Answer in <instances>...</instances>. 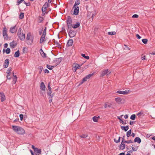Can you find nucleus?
Returning a JSON list of instances; mask_svg holds the SVG:
<instances>
[{"label": "nucleus", "instance_id": "1", "mask_svg": "<svg viewBox=\"0 0 155 155\" xmlns=\"http://www.w3.org/2000/svg\"><path fill=\"white\" fill-rule=\"evenodd\" d=\"M13 130L18 134H23L25 133L24 130L22 128L16 126H12Z\"/></svg>", "mask_w": 155, "mask_h": 155}, {"label": "nucleus", "instance_id": "2", "mask_svg": "<svg viewBox=\"0 0 155 155\" xmlns=\"http://www.w3.org/2000/svg\"><path fill=\"white\" fill-rule=\"evenodd\" d=\"M21 30H20L19 31H18V36L19 39L21 41H23L24 40L25 38V34L21 33Z\"/></svg>", "mask_w": 155, "mask_h": 155}, {"label": "nucleus", "instance_id": "3", "mask_svg": "<svg viewBox=\"0 0 155 155\" xmlns=\"http://www.w3.org/2000/svg\"><path fill=\"white\" fill-rule=\"evenodd\" d=\"M62 60V58L61 57L59 58H57L54 59L53 61V62L56 63V64L55 66H56L57 65H58L60 62H61Z\"/></svg>", "mask_w": 155, "mask_h": 155}, {"label": "nucleus", "instance_id": "4", "mask_svg": "<svg viewBox=\"0 0 155 155\" xmlns=\"http://www.w3.org/2000/svg\"><path fill=\"white\" fill-rule=\"evenodd\" d=\"M76 33V31L73 30H70L68 31V34L69 36L71 38H72L74 36Z\"/></svg>", "mask_w": 155, "mask_h": 155}, {"label": "nucleus", "instance_id": "5", "mask_svg": "<svg viewBox=\"0 0 155 155\" xmlns=\"http://www.w3.org/2000/svg\"><path fill=\"white\" fill-rule=\"evenodd\" d=\"M111 72L109 71L108 69H106L103 71L102 72L101 76H104L105 75H108Z\"/></svg>", "mask_w": 155, "mask_h": 155}, {"label": "nucleus", "instance_id": "6", "mask_svg": "<svg viewBox=\"0 0 155 155\" xmlns=\"http://www.w3.org/2000/svg\"><path fill=\"white\" fill-rule=\"evenodd\" d=\"M73 8H74L73 14L75 15H78L79 12V7L78 6H75Z\"/></svg>", "mask_w": 155, "mask_h": 155}, {"label": "nucleus", "instance_id": "7", "mask_svg": "<svg viewBox=\"0 0 155 155\" xmlns=\"http://www.w3.org/2000/svg\"><path fill=\"white\" fill-rule=\"evenodd\" d=\"M17 43L15 41H13L12 42L10 43V47L12 48H14L17 46Z\"/></svg>", "mask_w": 155, "mask_h": 155}, {"label": "nucleus", "instance_id": "8", "mask_svg": "<svg viewBox=\"0 0 155 155\" xmlns=\"http://www.w3.org/2000/svg\"><path fill=\"white\" fill-rule=\"evenodd\" d=\"M9 63V60L8 59H6L5 61L4 64V67L5 68H7Z\"/></svg>", "mask_w": 155, "mask_h": 155}, {"label": "nucleus", "instance_id": "9", "mask_svg": "<svg viewBox=\"0 0 155 155\" xmlns=\"http://www.w3.org/2000/svg\"><path fill=\"white\" fill-rule=\"evenodd\" d=\"M7 30H3V35L4 38L6 39L8 38V36L7 34Z\"/></svg>", "mask_w": 155, "mask_h": 155}, {"label": "nucleus", "instance_id": "10", "mask_svg": "<svg viewBox=\"0 0 155 155\" xmlns=\"http://www.w3.org/2000/svg\"><path fill=\"white\" fill-rule=\"evenodd\" d=\"M33 37L31 33H28L27 34V37L26 38L25 40H29V39H31L33 38Z\"/></svg>", "mask_w": 155, "mask_h": 155}, {"label": "nucleus", "instance_id": "11", "mask_svg": "<svg viewBox=\"0 0 155 155\" xmlns=\"http://www.w3.org/2000/svg\"><path fill=\"white\" fill-rule=\"evenodd\" d=\"M73 43V41L72 39H69L67 43V47L71 46L72 45Z\"/></svg>", "mask_w": 155, "mask_h": 155}, {"label": "nucleus", "instance_id": "12", "mask_svg": "<svg viewBox=\"0 0 155 155\" xmlns=\"http://www.w3.org/2000/svg\"><path fill=\"white\" fill-rule=\"evenodd\" d=\"M0 96L1 97V101L2 102L4 101L5 100V95L3 92H0Z\"/></svg>", "mask_w": 155, "mask_h": 155}, {"label": "nucleus", "instance_id": "13", "mask_svg": "<svg viewBox=\"0 0 155 155\" xmlns=\"http://www.w3.org/2000/svg\"><path fill=\"white\" fill-rule=\"evenodd\" d=\"M125 143L121 142L120 147H119V150H124L126 147V145L124 143Z\"/></svg>", "mask_w": 155, "mask_h": 155}, {"label": "nucleus", "instance_id": "14", "mask_svg": "<svg viewBox=\"0 0 155 155\" xmlns=\"http://www.w3.org/2000/svg\"><path fill=\"white\" fill-rule=\"evenodd\" d=\"M34 152L36 155H39L41 153V150L40 149H38L36 148L35 149H34Z\"/></svg>", "mask_w": 155, "mask_h": 155}, {"label": "nucleus", "instance_id": "15", "mask_svg": "<svg viewBox=\"0 0 155 155\" xmlns=\"http://www.w3.org/2000/svg\"><path fill=\"white\" fill-rule=\"evenodd\" d=\"M46 87L43 82H41L40 84V90L42 91H45V89Z\"/></svg>", "mask_w": 155, "mask_h": 155}, {"label": "nucleus", "instance_id": "16", "mask_svg": "<svg viewBox=\"0 0 155 155\" xmlns=\"http://www.w3.org/2000/svg\"><path fill=\"white\" fill-rule=\"evenodd\" d=\"M138 146L135 144L133 145L132 146V149L133 151H136L138 148Z\"/></svg>", "mask_w": 155, "mask_h": 155}, {"label": "nucleus", "instance_id": "17", "mask_svg": "<svg viewBox=\"0 0 155 155\" xmlns=\"http://www.w3.org/2000/svg\"><path fill=\"white\" fill-rule=\"evenodd\" d=\"M40 52L43 58H45L46 57V54L44 52L43 50L41 49L40 50Z\"/></svg>", "mask_w": 155, "mask_h": 155}, {"label": "nucleus", "instance_id": "18", "mask_svg": "<svg viewBox=\"0 0 155 155\" xmlns=\"http://www.w3.org/2000/svg\"><path fill=\"white\" fill-rule=\"evenodd\" d=\"M141 141V139L140 138L138 137H137L135 138L134 140V142H137L138 143H140Z\"/></svg>", "mask_w": 155, "mask_h": 155}, {"label": "nucleus", "instance_id": "19", "mask_svg": "<svg viewBox=\"0 0 155 155\" xmlns=\"http://www.w3.org/2000/svg\"><path fill=\"white\" fill-rule=\"evenodd\" d=\"M48 6V3L47 2H46L43 5L42 8H43V10L46 11L47 9Z\"/></svg>", "mask_w": 155, "mask_h": 155}, {"label": "nucleus", "instance_id": "20", "mask_svg": "<svg viewBox=\"0 0 155 155\" xmlns=\"http://www.w3.org/2000/svg\"><path fill=\"white\" fill-rule=\"evenodd\" d=\"M121 128L122 130H124L125 131H127L129 129V126H121Z\"/></svg>", "mask_w": 155, "mask_h": 155}, {"label": "nucleus", "instance_id": "21", "mask_svg": "<svg viewBox=\"0 0 155 155\" xmlns=\"http://www.w3.org/2000/svg\"><path fill=\"white\" fill-rule=\"evenodd\" d=\"M80 26V23L79 22H77L76 24L73 25L72 28H78Z\"/></svg>", "mask_w": 155, "mask_h": 155}, {"label": "nucleus", "instance_id": "22", "mask_svg": "<svg viewBox=\"0 0 155 155\" xmlns=\"http://www.w3.org/2000/svg\"><path fill=\"white\" fill-rule=\"evenodd\" d=\"M115 101L118 104L122 103L121 102L122 100L120 97H117L115 98Z\"/></svg>", "mask_w": 155, "mask_h": 155}, {"label": "nucleus", "instance_id": "23", "mask_svg": "<svg viewBox=\"0 0 155 155\" xmlns=\"http://www.w3.org/2000/svg\"><path fill=\"white\" fill-rule=\"evenodd\" d=\"M67 24L72 23V19L70 16H68L66 20Z\"/></svg>", "mask_w": 155, "mask_h": 155}, {"label": "nucleus", "instance_id": "24", "mask_svg": "<svg viewBox=\"0 0 155 155\" xmlns=\"http://www.w3.org/2000/svg\"><path fill=\"white\" fill-rule=\"evenodd\" d=\"M27 41V43L29 45H31L32 44L33 42V38L31 39H29V40H26Z\"/></svg>", "mask_w": 155, "mask_h": 155}, {"label": "nucleus", "instance_id": "25", "mask_svg": "<svg viewBox=\"0 0 155 155\" xmlns=\"http://www.w3.org/2000/svg\"><path fill=\"white\" fill-rule=\"evenodd\" d=\"M20 55V51L19 50H18L15 53L14 56L15 58H18Z\"/></svg>", "mask_w": 155, "mask_h": 155}, {"label": "nucleus", "instance_id": "26", "mask_svg": "<svg viewBox=\"0 0 155 155\" xmlns=\"http://www.w3.org/2000/svg\"><path fill=\"white\" fill-rule=\"evenodd\" d=\"M47 68L49 69L50 70H51L54 68L56 67V66H51L47 64L46 66Z\"/></svg>", "mask_w": 155, "mask_h": 155}, {"label": "nucleus", "instance_id": "27", "mask_svg": "<svg viewBox=\"0 0 155 155\" xmlns=\"http://www.w3.org/2000/svg\"><path fill=\"white\" fill-rule=\"evenodd\" d=\"M44 18L43 17L39 16L38 18V23H41L43 21Z\"/></svg>", "mask_w": 155, "mask_h": 155}, {"label": "nucleus", "instance_id": "28", "mask_svg": "<svg viewBox=\"0 0 155 155\" xmlns=\"http://www.w3.org/2000/svg\"><path fill=\"white\" fill-rule=\"evenodd\" d=\"M3 52L5 51L6 53L7 54H8L10 53L11 50L10 48H7L6 50H5V49H3Z\"/></svg>", "mask_w": 155, "mask_h": 155}, {"label": "nucleus", "instance_id": "29", "mask_svg": "<svg viewBox=\"0 0 155 155\" xmlns=\"http://www.w3.org/2000/svg\"><path fill=\"white\" fill-rule=\"evenodd\" d=\"M132 130L131 129L129 130L126 133V135L127 137H129L131 135Z\"/></svg>", "mask_w": 155, "mask_h": 155}, {"label": "nucleus", "instance_id": "30", "mask_svg": "<svg viewBox=\"0 0 155 155\" xmlns=\"http://www.w3.org/2000/svg\"><path fill=\"white\" fill-rule=\"evenodd\" d=\"M54 42L55 43V44L56 45V47H61V45L59 42L57 41H55V40H54Z\"/></svg>", "mask_w": 155, "mask_h": 155}, {"label": "nucleus", "instance_id": "31", "mask_svg": "<svg viewBox=\"0 0 155 155\" xmlns=\"http://www.w3.org/2000/svg\"><path fill=\"white\" fill-rule=\"evenodd\" d=\"M87 79L86 78V77H85L83 79L82 81L80 82V83L79 84V85H80L82 84L84 82L86 81H87Z\"/></svg>", "mask_w": 155, "mask_h": 155}, {"label": "nucleus", "instance_id": "32", "mask_svg": "<svg viewBox=\"0 0 155 155\" xmlns=\"http://www.w3.org/2000/svg\"><path fill=\"white\" fill-rule=\"evenodd\" d=\"M80 4V0H77L74 5V7L75 6H77V5H78Z\"/></svg>", "mask_w": 155, "mask_h": 155}, {"label": "nucleus", "instance_id": "33", "mask_svg": "<svg viewBox=\"0 0 155 155\" xmlns=\"http://www.w3.org/2000/svg\"><path fill=\"white\" fill-rule=\"evenodd\" d=\"M80 67L81 66L79 64H75V66L74 67V68H75V71L77 69H79Z\"/></svg>", "mask_w": 155, "mask_h": 155}, {"label": "nucleus", "instance_id": "34", "mask_svg": "<svg viewBox=\"0 0 155 155\" xmlns=\"http://www.w3.org/2000/svg\"><path fill=\"white\" fill-rule=\"evenodd\" d=\"M137 115L139 117H140L141 116H142V117L143 116V113L142 111H141L140 112H139L137 114Z\"/></svg>", "mask_w": 155, "mask_h": 155}, {"label": "nucleus", "instance_id": "35", "mask_svg": "<svg viewBox=\"0 0 155 155\" xmlns=\"http://www.w3.org/2000/svg\"><path fill=\"white\" fill-rule=\"evenodd\" d=\"M99 117H96V116H94L93 117V120L95 122H97V120H98V118H99Z\"/></svg>", "mask_w": 155, "mask_h": 155}, {"label": "nucleus", "instance_id": "36", "mask_svg": "<svg viewBox=\"0 0 155 155\" xmlns=\"http://www.w3.org/2000/svg\"><path fill=\"white\" fill-rule=\"evenodd\" d=\"M46 34V30H43L42 36L41 37L45 38Z\"/></svg>", "mask_w": 155, "mask_h": 155}, {"label": "nucleus", "instance_id": "37", "mask_svg": "<svg viewBox=\"0 0 155 155\" xmlns=\"http://www.w3.org/2000/svg\"><path fill=\"white\" fill-rule=\"evenodd\" d=\"M88 135L86 134H83L82 135H80L79 136L82 138H85L87 137Z\"/></svg>", "mask_w": 155, "mask_h": 155}, {"label": "nucleus", "instance_id": "38", "mask_svg": "<svg viewBox=\"0 0 155 155\" xmlns=\"http://www.w3.org/2000/svg\"><path fill=\"white\" fill-rule=\"evenodd\" d=\"M107 34L109 35H115L116 34V32L115 31H110L108 32Z\"/></svg>", "mask_w": 155, "mask_h": 155}, {"label": "nucleus", "instance_id": "39", "mask_svg": "<svg viewBox=\"0 0 155 155\" xmlns=\"http://www.w3.org/2000/svg\"><path fill=\"white\" fill-rule=\"evenodd\" d=\"M67 25L68 28L71 29L72 28L73 25H72L71 23H68Z\"/></svg>", "mask_w": 155, "mask_h": 155}, {"label": "nucleus", "instance_id": "40", "mask_svg": "<svg viewBox=\"0 0 155 155\" xmlns=\"http://www.w3.org/2000/svg\"><path fill=\"white\" fill-rule=\"evenodd\" d=\"M94 73H93L91 74H89L88 75H87L85 77H86V78H87V79H89L91 77H92V75H93L94 74Z\"/></svg>", "mask_w": 155, "mask_h": 155}, {"label": "nucleus", "instance_id": "41", "mask_svg": "<svg viewBox=\"0 0 155 155\" xmlns=\"http://www.w3.org/2000/svg\"><path fill=\"white\" fill-rule=\"evenodd\" d=\"M81 55L83 57L87 59H88L89 58V57L88 56H86L84 54H81Z\"/></svg>", "mask_w": 155, "mask_h": 155}, {"label": "nucleus", "instance_id": "42", "mask_svg": "<svg viewBox=\"0 0 155 155\" xmlns=\"http://www.w3.org/2000/svg\"><path fill=\"white\" fill-rule=\"evenodd\" d=\"M136 118V115L135 114H132L130 117V119L132 120H134Z\"/></svg>", "mask_w": 155, "mask_h": 155}, {"label": "nucleus", "instance_id": "43", "mask_svg": "<svg viewBox=\"0 0 155 155\" xmlns=\"http://www.w3.org/2000/svg\"><path fill=\"white\" fill-rule=\"evenodd\" d=\"M142 41L143 43L144 44H146L148 40L147 39L145 38L142 39Z\"/></svg>", "mask_w": 155, "mask_h": 155}, {"label": "nucleus", "instance_id": "44", "mask_svg": "<svg viewBox=\"0 0 155 155\" xmlns=\"http://www.w3.org/2000/svg\"><path fill=\"white\" fill-rule=\"evenodd\" d=\"M134 143L133 141L132 140H126L125 141H124V143L128 144V143Z\"/></svg>", "mask_w": 155, "mask_h": 155}, {"label": "nucleus", "instance_id": "45", "mask_svg": "<svg viewBox=\"0 0 155 155\" xmlns=\"http://www.w3.org/2000/svg\"><path fill=\"white\" fill-rule=\"evenodd\" d=\"M24 17V13L21 12L19 15V18L20 19H22Z\"/></svg>", "mask_w": 155, "mask_h": 155}, {"label": "nucleus", "instance_id": "46", "mask_svg": "<svg viewBox=\"0 0 155 155\" xmlns=\"http://www.w3.org/2000/svg\"><path fill=\"white\" fill-rule=\"evenodd\" d=\"M45 39V38L42 37H41L40 39V42H39L40 43V44L42 43L43 42V41H44Z\"/></svg>", "mask_w": 155, "mask_h": 155}, {"label": "nucleus", "instance_id": "47", "mask_svg": "<svg viewBox=\"0 0 155 155\" xmlns=\"http://www.w3.org/2000/svg\"><path fill=\"white\" fill-rule=\"evenodd\" d=\"M121 137H119L118 138V139L117 140L116 139H114V142H115L116 143H118L120 142V139Z\"/></svg>", "mask_w": 155, "mask_h": 155}, {"label": "nucleus", "instance_id": "48", "mask_svg": "<svg viewBox=\"0 0 155 155\" xmlns=\"http://www.w3.org/2000/svg\"><path fill=\"white\" fill-rule=\"evenodd\" d=\"M130 91L129 90H126L124 91H123V94H128L130 92Z\"/></svg>", "mask_w": 155, "mask_h": 155}, {"label": "nucleus", "instance_id": "49", "mask_svg": "<svg viewBox=\"0 0 155 155\" xmlns=\"http://www.w3.org/2000/svg\"><path fill=\"white\" fill-rule=\"evenodd\" d=\"M24 1V0H18L17 1V5H19L22 2Z\"/></svg>", "mask_w": 155, "mask_h": 155}, {"label": "nucleus", "instance_id": "50", "mask_svg": "<svg viewBox=\"0 0 155 155\" xmlns=\"http://www.w3.org/2000/svg\"><path fill=\"white\" fill-rule=\"evenodd\" d=\"M12 68L11 67L9 68L7 71L6 72H8V73H10L12 71Z\"/></svg>", "mask_w": 155, "mask_h": 155}, {"label": "nucleus", "instance_id": "51", "mask_svg": "<svg viewBox=\"0 0 155 155\" xmlns=\"http://www.w3.org/2000/svg\"><path fill=\"white\" fill-rule=\"evenodd\" d=\"M6 73L7 74V76H6L7 79H9V80L11 79V77H10L9 78H8V76H9L10 75V73H8V72H6Z\"/></svg>", "mask_w": 155, "mask_h": 155}, {"label": "nucleus", "instance_id": "52", "mask_svg": "<svg viewBox=\"0 0 155 155\" xmlns=\"http://www.w3.org/2000/svg\"><path fill=\"white\" fill-rule=\"evenodd\" d=\"M43 68V67L42 66H41L39 67L38 69H39V70H40V71H39L40 73H41V71L42 70Z\"/></svg>", "mask_w": 155, "mask_h": 155}, {"label": "nucleus", "instance_id": "53", "mask_svg": "<svg viewBox=\"0 0 155 155\" xmlns=\"http://www.w3.org/2000/svg\"><path fill=\"white\" fill-rule=\"evenodd\" d=\"M41 10L42 12V15L44 16L45 15V14L46 13V11L43 10V8L41 9Z\"/></svg>", "mask_w": 155, "mask_h": 155}, {"label": "nucleus", "instance_id": "54", "mask_svg": "<svg viewBox=\"0 0 155 155\" xmlns=\"http://www.w3.org/2000/svg\"><path fill=\"white\" fill-rule=\"evenodd\" d=\"M17 79L13 78V81H12L13 84H15L17 81Z\"/></svg>", "mask_w": 155, "mask_h": 155}, {"label": "nucleus", "instance_id": "55", "mask_svg": "<svg viewBox=\"0 0 155 155\" xmlns=\"http://www.w3.org/2000/svg\"><path fill=\"white\" fill-rule=\"evenodd\" d=\"M41 94L43 96H44V95L45 94V91H42L40 90Z\"/></svg>", "mask_w": 155, "mask_h": 155}, {"label": "nucleus", "instance_id": "56", "mask_svg": "<svg viewBox=\"0 0 155 155\" xmlns=\"http://www.w3.org/2000/svg\"><path fill=\"white\" fill-rule=\"evenodd\" d=\"M17 30H10V31L12 33H15Z\"/></svg>", "mask_w": 155, "mask_h": 155}, {"label": "nucleus", "instance_id": "57", "mask_svg": "<svg viewBox=\"0 0 155 155\" xmlns=\"http://www.w3.org/2000/svg\"><path fill=\"white\" fill-rule=\"evenodd\" d=\"M52 92V89L48 90V89L47 91V94H49V93H51Z\"/></svg>", "mask_w": 155, "mask_h": 155}, {"label": "nucleus", "instance_id": "58", "mask_svg": "<svg viewBox=\"0 0 155 155\" xmlns=\"http://www.w3.org/2000/svg\"><path fill=\"white\" fill-rule=\"evenodd\" d=\"M48 99L49 102L51 103L52 101V97H49Z\"/></svg>", "mask_w": 155, "mask_h": 155}, {"label": "nucleus", "instance_id": "59", "mask_svg": "<svg viewBox=\"0 0 155 155\" xmlns=\"http://www.w3.org/2000/svg\"><path fill=\"white\" fill-rule=\"evenodd\" d=\"M19 117H20V119L21 120H23V115L22 114H20L19 115Z\"/></svg>", "mask_w": 155, "mask_h": 155}, {"label": "nucleus", "instance_id": "60", "mask_svg": "<svg viewBox=\"0 0 155 155\" xmlns=\"http://www.w3.org/2000/svg\"><path fill=\"white\" fill-rule=\"evenodd\" d=\"M24 3L26 5V6H29L30 5V3L29 2L27 3L25 2H24Z\"/></svg>", "mask_w": 155, "mask_h": 155}, {"label": "nucleus", "instance_id": "61", "mask_svg": "<svg viewBox=\"0 0 155 155\" xmlns=\"http://www.w3.org/2000/svg\"><path fill=\"white\" fill-rule=\"evenodd\" d=\"M132 18H137L138 17V15H137V14H134V15L132 16Z\"/></svg>", "mask_w": 155, "mask_h": 155}, {"label": "nucleus", "instance_id": "62", "mask_svg": "<svg viewBox=\"0 0 155 155\" xmlns=\"http://www.w3.org/2000/svg\"><path fill=\"white\" fill-rule=\"evenodd\" d=\"M27 49L25 47H23V53H25V51H26V50H27Z\"/></svg>", "mask_w": 155, "mask_h": 155}, {"label": "nucleus", "instance_id": "63", "mask_svg": "<svg viewBox=\"0 0 155 155\" xmlns=\"http://www.w3.org/2000/svg\"><path fill=\"white\" fill-rule=\"evenodd\" d=\"M126 120L125 121H124L123 120H122L121 121V122H120V123H122L123 125H125L127 124V123L126 122Z\"/></svg>", "mask_w": 155, "mask_h": 155}, {"label": "nucleus", "instance_id": "64", "mask_svg": "<svg viewBox=\"0 0 155 155\" xmlns=\"http://www.w3.org/2000/svg\"><path fill=\"white\" fill-rule=\"evenodd\" d=\"M123 91H117L116 93L117 94H123Z\"/></svg>", "mask_w": 155, "mask_h": 155}]
</instances>
